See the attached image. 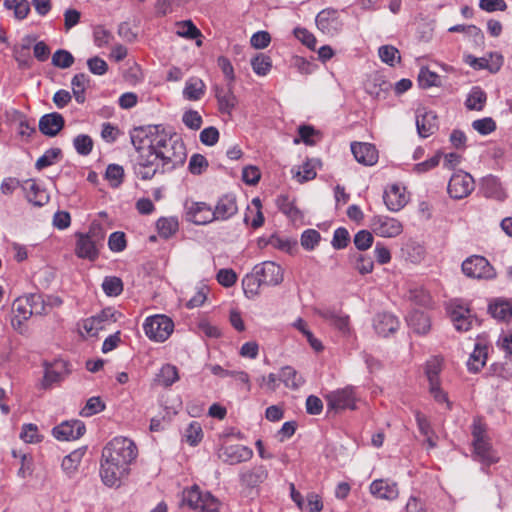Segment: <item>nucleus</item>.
I'll list each match as a JSON object with an SVG mask.
<instances>
[{
  "mask_svg": "<svg viewBox=\"0 0 512 512\" xmlns=\"http://www.w3.org/2000/svg\"><path fill=\"white\" fill-rule=\"evenodd\" d=\"M351 151L357 162L372 166L378 161V152L372 144L354 142L351 144Z\"/></svg>",
  "mask_w": 512,
  "mask_h": 512,
  "instance_id": "22",
  "label": "nucleus"
},
{
  "mask_svg": "<svg viewBox=\"0 0 512 512\" xmlns=\"http://www.w3.org/2000/svg\"><path fill=\"white\" fill-rule=\"evenodd\" d=\"M237 204L235 198L231 196H224L219 199L213 214H215V220H226L236 214Z\"/></svg>",
  "mask_w": 512,
  "mask_h": 512,
  "instance_id": "27",
  "label": "nucleus"
},
{
  "mask_svg": "<svg viewBox=\"0 0 512 512\" xmlns=\"http://www.w3.org/2000/svg\"><path fill=\"white\" fill-rule=\"evenodd\" d=\"M81 457L82 453L80 451H74L64 457L61 464L63 470L69 474L73 473L76 470Z\"/></svg>",
  "mask_w": 512,
  "mask_h": 512,
  "instance_id": "58",
  "label": "nucleus"
},
{
  "mask_svg": "<svg viewBox=\"0 0 512 512\" xmlns=\"http://www.w3.org/2000/svg\"><path fill=\"white\" fill-rule=\"evenodd\" d=\"M208 293L209 288L206 285H201L198 287L195 295L187 302V307L192 309L202 306L207 299Z\"/></svg>",
  "mask_w": 512,
  "mask_h": 512,
  "instance_id": "60",
  "label": "nucleus"
},
{
  "mask_svg": "<svg viewBox=\"0 0 512 512\" xmlns=\"http://www.w3.org/2000/svg\"><path fill=\"white\" fill-rule=\"evenodd\" d=\"M205 90V84L200 79H190L186 82L183 90V95L186 99L191 101L199 100Z\"/></svg>",
  "mask_w": 512,
  "mask_h": 512,
  "instance_id": "36",
  "label": "nucleus"
},
{
  "mask_svg": "<svg viewBox=\"0 0 512 512\" xmlns=\"http://www.w3.org/2000/svg\"><path fill=\"white\" fill-rule=\"evenodd\" d=\"M84 432L85 425L79 420L64 421L52 430L53 436L59 441L76 440Z\"/></svg>",
  "mask_w": 512,
  "mask_h": 512,
  "instance_id": "15",
  "label": "nucleus"
},
{
  "mask_svg": "<svg viewBox=\"0 0 512 512\" xmlns=\"http://www.w3.org/2000/svg\"><path fill=\"white\" fill-rule=\"evenodd\" d=\"M473 457L484 466H491L500 461L488 435V427L481 418H475L471 429Z\"/></svg>",
  "mask_w": 512,
  "mask_h": 512,
  "instance_id": "2",
  "label": "nucleus"
},
{
  "mask_svg": "<svg viewBox=\"0 0 512 512\" xmlns=\"http://www.w3.org/2000/svg\"><path fill=\"white\" fill-rule=\"evenodd\" d=\"M208 167L206 158L201 154H194L189 161V171L194 175H199Z\"/></svg>",
  "mask_w": 512,
  "mask_h": 512,
  "instance_id": "56",
  "label": "nucleus"
},
{
  "mask_svg": "<svg viewBox=\"0 0 512 512\" xmlns=\"http://www.w3.org/2000/svg\"><path fill=\"white\" fill-rule=\"evenodd\" d=\"M143 329L150 340L164 342L173 333L174 323L168 316L157 314L146 318Z\"/></svg>",
  "mask_w": 512,
  "mask_h": 512,
  "instance_id": "4",
  "label": "nucleus"
},
{
  "mask_svg": "<svg viewBox=\"0 0 512 512\" xmlns=\"http://www.w3.org/2000/svg\"><path fill=\"white\" fill-rule=\"evenodd\" d=\"M34 472V461L30 454L20 455V467L17 471L18 478L24 480L32 476Z\"/></svg>",
  "mask_w": 512,
  "mask_h": 512,
  "instance_id": "52",
  "label": "nucleus"
},
{
  "mask_svg": "<svg viewBox=\"0 0 512 512\" xmlns=\"http://www.w3.org/2000/svg\"><path fill=\"white\" fill-rule=\"evenodd\" d=\"M463 273L471 278L492 279L496 273L490 263L482 256H471L462 263Z\"/></svg>",
  "mask_w": 512,
  "mask_h": 512,
  "instance_id": "9",
  "label": "nucleus"
},
{
  "mask_svg": "<svg viewBox=\"0 0 512 512\" xmlns=\"http://www.w3.org/2000/svg\"><path fill=\"white\" fill-rule=\"evenodd\" d=\"M20 438L25 443H38L42 440L41 435L38 432V427L34 424H25L22 427V431L20 433Z\"/></svg>",
  "mask_w": 512,
  "mask_h": 512,
  "instance_id": "55",
  "label": "nucleus"
},
{
  "mask_svg": "<svg viewBox=\"0 0 512 512\" xmlns=\"http://www.w3.org/2000/svg\"><path fill=\"white\" fill-rule=\"evenodd\" d=\"M268 476L266 468L262 465L255 466L249 470L243 471L240 474L241 482L250 487H254L262 483Z\"/></svg>",
  "mask_w": 512,
  "mask_h": 512,
  "instance_id": "30",
  "label": "nucleus"
},
{
  "mask_svg": "<svg viewBox=\"0 0 512 512\" xmlns=\"http://www.w3.org/2000/svg\"><path fill=\"white\" fill-rule=\"evenodd\" d=\"M179 373L176 366L171 364L164 365L157 374V382L165 387L171 386L178 381Z\"/></svg>",
  "mask_w": 512,
  "mask_h": 512,
  "instance_id": "38",
  "label": "nucleus"
},
{
  "mask_svg": "<svg viewBox=\"0 0 512 512\" xmlns=\"http://www.w3.org/2000/svg\"><path fill=\"white\" fill-rule=\"evenodd\" d=\"M22 188L25 192L26 199L36 206H43L49 200L46 191L40 189L34 180H26Z\"/></svg>",
  "mask_w": 512,
  "mask_h": 512,
  "instance_id": "25",
  "label": "nucleus"
},
{
  "mask_svg": "<svg viewBox=\"0 0 512 512\" xmlns=\"http://www.w3.org/2000/svg\"><path fill=\"white\" fill-rule=\"evenodd\" d=\"M4 7L12 10L18 20L26 18L30 12V4L27 0H4Z\"/></svg>",
  "mask_w": 512,
  "mask_h": 512,
  "instance_id": "40",
  "label": "nucleus"
},
{
  "mask_svg": "<svg viewBox=\"0 0 512 512\" xmlns=\"http://www.w3.org/2000/svg\"><path fill=\"white\" fill-rule=\"evenodd\" d=\"M279 379L287 388L293 390L298 389L304 383L303 377L291 366H285L281 369Z\"/></svg>",
  "mask_w": 512,
  "mask_h": 512,
  "instance_id": "32",
  "label": "nucleus"
},
{
  "mask_svg": "<svg viewBox=\"0 0 512 512\" xmlns=\"http://www.w3.org/2000/svg\"><path fill=\"white\" fill-rule=\"evenodd\" d=\"M442 369V359L434 357L426 364L425 373L428 378L429 384L439 381V374Z\"/></svg>",
  "mask_w": 512,
  "mask_h": 512,
  "instance_id": "51",
  "label": "nucleus"
},
{
  "mask_svg": "<svg viewBox=\"0 0 512 512\" xmlns=\"http://www.w3.org/2000/svg\"><path fill=\"white\" fill-rule=\"evenodd\" d=\"M378 54L380 59L390 65L394 66L396 63L400 62V54L397 48L392 45H383L379 48Z\"/></svg>",
  "mask_w": 512,
  "mask_h": 512,
  "instance_id": "47",
  "label": "nucleus"
},
{
  "mask_svg": "<svg viewBox=\"0 0 512 512\" xmlns=\"http://www.w3.org/2000/svg\"><path fill=\"white\" fill-rule=\"evenodd\" d=\"M317 313L320 317L338 329L341 333L349 334V316L338 314L333 310H318Z\"/></svg>",
  "mask_w": 512,
  "mask_h": 512,
  "instance_id": "26",
  "label": "nucleus"
},
{
  "mask_svg": "<svg viewBox=\"0 0 512 512\" xmlns=\"http://www.w3.org/2000/svg\"><path fill=\"white\" fill-rule=\"evenodd\" d=\"M409 323L418 334H426L431 328L430 318L423 312H414L409 318Z\"/></svg>",
  "mask_w": 512,
  "mask_h": 512,
  "instance_id": "37",
  "label": "nucleus"
},
{
  "mask_svg": "<svg viewBox=\"0 0 512 512\" xmlns=\"http://www.w3.org/2000/svg\"><path fill=\"white\" fill-rule=\"evenodd\" d=\"M253 271L263 285H279L284 278L283 269L272 261H265L256 265Z\"/></svg>",
  "mask_w": 512,
  "mask_h": 512,
  "instance_id": "11",
  "label": "nucleus"
},
{
  "mask_svg": "<svg viewBox=\"0 0 512 512\" xmlns=\"http://www.w3.org/2000/svg\"><path fill=\"white\" fill-rule=\"evenodd\" d=\"M492 64L489 63L488 59L482 58H474L472 56H468L467 62L475 69H489L491 72H497L503 63V58L501 55H491Z\"/></svg>",
  "mask_w": 512,
  "mask_h": 512,
  "instance_id": "31",
  "label": "nucleus"
},
{
  "mask_svg": "<svg viewBox=\"0 0 512 512\" xmlns=\"http://www.w3.org/2000/svg\"><path fill=\"white\" fill-rule=\"evenodd\" d=\"M373 326L379 336L388 337L398 330L400 323L397 317L390 313L384 312L375 316Z\"/></svg>",
  "mask_w": 512,
  "mask_h": 512,
  "instance_id": "21",
  "label": "nucleus"
},
{
  "mask_svg": "<svg viewBox=\"0 0 512 512\" xmlns=\"http://www.w3.org/2000/svg\"><path fill=\"white\" fill-rule=\"evenodd\" d=\"M417 130L421 137H428L437 129V117L433 112H425L417 116Z\"/></svg>",
  "mask_w": 512,
  "mask_h": 512,
  "instance_id": "28",
  "label": "nucleus"
},
{
  "mask_svg": "<svg viewBox=\"0 0 512 512\" xmlns=\"http://www.w3.org/2000/svg\"><path fill=\"white\" fill-rule=\"evenodd\" d=\"M474 190V179L466 172L458 171L452 175L448 184V193L454 199H463Z\"/></svg>",
  "mask_w": 512,
  "mask_h": 512,
  "instance_id": "10",
  "label": "nucleus"
},
{
  "mask_svg": "<svg viewBox=\"0 0 512 512\" xmlns=\"http://www.w3.org/2000/svg\"><path fill=\"white\" fill-rule=\"evenodd\" d=\"M370 492L379 499L390 501L399 495L397 484L384 479L374 480L370 485Z\"/></svg>",
  "mask_w": 512,
  "mask_h": 512,
  "instance_id": "23",
  "label": "nucleus"
},
{
  "mask_svg": "<svg viewBox=\"0 0 512 512\" xmlns=\"http://www.w3.org/2000/svg\"><path fill=\"white\" fill-rule=\"evenodd\" d=\"M74 63L73 55L67 50H57L52 56V64L58 68L66 69Z\"/></svg>",
  "mask_w": 512,
  "mask_h": 512,
  "instance_id": "53",
  "label": "nucleus"
},
{
  "mask_svg": "<svg viewBox=\"0 0 512 512\" xmlns=\"http://www.w3.org/2000/svg\"><path fill=\"white\" fill-rule=\"evenodd\" d=\"M320 238L318 231L314 229L306 230L301 236V245L307 250H312L319 243Z\"/></svg>",
  "mask_w": 512,
  "mask_h": 512,
  "instance_id": "57",
  "label": "nucleus"
},
{
  "mask_svg": "<svg viewBox=\"0 0 512 512\" xmlns=\"http://www.w3.org/2000/svg\"><path fill=\"white\" fill-rule=\"evenodd\" d=\"M409 299L417 305L429 306L432 302L430 294L422 287L409 290Z\"/></svg>",
  "mask_w": 512,
  "mask_h": 512,
  "instance_id": "54",
  "label": "nucleus"
},
{
  "mask_svg": "<svg viewBox=\"0 0 512 512\" xmlns=\"http://www.w3.org/2000/svg\"><path fill=\"white\" fill-rule=\"evenodd\" d=\"M486 102V94L480 88L475 87L469 93L465 105L469 110L481 111Z\"/></svg>",
  "mask_w": 512,
  "mask_h": 512,
  "instance_id": "41",
  "label": "nucleus"
},
{
  "mask_svg": "<svg viewBox=\"0 0 512 512\" xmlns=\"http://www.w3.org/2000/svg\"><path fill=\"white\" fill-rule=\"evenodd\" d=\"M176 28V34L179 37L190 40L202 37L201 31L194 25L191 20L177 22Z\"/></svg>",
  "mask_w": 512,
  "mask_h": 512,
  "instance_id": "39",
  "label": "nucleus"
},
{
  "mask_svg": "<svg viewBox=\"0 0 512 512\" xmlns=\"http://www.w3.org/2000/svg\"><path fill=\"white\" fill-rule=\"evenodd\" d=\"M316 25L323 34L333 36L341 30L342 21L336 10L325 9L318 13Z\"/></svg>",
  "mask_w": 512,
  "mask_h": 512,
  "instance_id": "14",
  "label": "nucleus"
},
{
  "mask_svg": "<svg viewBox=\"0 0 512 512\" xmlns=\"http://www.w3.org/2000/svg\"><path fill=\"white\" fill-rule=\"evenodd\" d=\"M102 457L129 466L137 457V447L126 437H115L103 448Z\"/></svg>",
  "mask_w": 512,
  "mask_h": 512,
  "instance_id": "3",
  "label": "nucleus"
},
{
  "mask_svg": "<svg viewBox=\"0 0 512 512\" xmlns=\"http://www.w3.org/2000/svg\"><path fill=\"white\" fill-rule=\"evenodd\" d=\"M160 236L169 238L178 230V221L174 217H163L157 221Z\"/></svg>",
  "mask_w": 512,
  "mask_h": 512,
  "instance_id": "45",
  "label": "nucleus"
},
{
  "mask_svg": "<svg viewBox=\"0 0 512 512\" xmlns=\"http://www.w3.org/2000/svg\"><path fill=\"white\" fill-rule=\"evenodd\" d=\"M184 437L190 445H197L203 437V430L200 423L197 421L191 422L185 430Z\"/></svg>",
  "mask_w": 512,
  "mask_h": 512,
  "instance_id": "50",
  "label": "nucleus"
},
{
  "mask_svg": "<svg viewBox=\"0 0 512 512\" xmlns=\"http://www.w3.org/2000/svg\"><path fill=\"white\" fill-rule=\"evenodd\" d=\"M73 145L78 154L86 156L92 152L94 141L90 136L80 134L74 138Z\"/></svg>",
  "mask_w": 512,
  "mask_h": 512,
  "instance_id": "48",
  "label": "nucleus"
},
{
  "mask_svg": "<svg viewBox=\"0 0 512 512\" xmlns=\"http://www.w3.org/2000/svg\"><path fill=\"white\" fill-rule=\"evenodd\" d=\"M252 456V449L240 444L223 446L218 453V457L230 465L248 461Z\"/></svg>",
  "mask_w": 512,
  "mask_h": 512,
  "instance_id": "12",
  "label": "nucleus"
},
{
  "mask_svg": "<svg viewBox=\"0 0 512 512\" xmlns=\"http://www.w3.org/2000/svg\"><path fill=\"white\" fill-rule=\"evenodd\" d=\"M129 471V466L102 457L100 476L103 484L107 487L119 488Z\"/></svg>",
  "mask_w": 512,
  "mask_h": 512,
  "instance_id": "7",
  "label": "nucleus"
},
{
  "mask_svg": "<svg viewBox=\"0 0 512 512\" xmlns=\"http://www.w3.org/2000/svg\"><path fill=\"white\" fill-rule=\"evenodd\" d=\"M487 352L486 347L477 344L473 353L470 355L467 362V367L471 372H478L486 363Z\"/></svg>",
  "mask_w": 512,
  "mask_h": 512,
  "instance_id": "33",
  "label": "nucleus"
},
{
  "mask_svg": "<svg viewBox=\"0 0 512 512\" xmlns=\"http://www.w3.org/2000/svg\"><path fill=\"white\" fill-rule=\"evenodd\" d=\"M215 96L219 111L222 114L231 115L238 104V99L233 92V85L228 83L226 87L215 86Z\"/></svg>",
  "mask_w": 512,
  "mask_h": 512,
  "instance_id": "18",
  "label": "nucleus"
},
{
  "mask_svg": "<svg viewBox=\"0 0 512 512\" xmlns=\"http://www.w3.org/2000/svg\"><path fill=\"white\" fill-rule=\"evenodd\" d=\"M383 199L385 205L391 211L401 210L408 202L405 188L398 184L389 186L384 192Z\"/></svg>",
  "mask_w": 512,
  "mask_h": 512,
  "instance_id": "19",
  "label": "nucleus"
},
{
  "mask_svg": "<svg viewBox=\"0 0 512 512\" xmlns=\"http://www.w3.org/2000/svg\"><path fill=\"white\" fill-rule=\"evenodd\" d=\"M101 286L104 293L109 297H116L123 291V282L116 276L105 277Z\"/></svg>",
  "mask_w": 512,
  "mask_h": 512,
  "instance_id": "43",
  "label": "nucleus"
},
{
  "mask_svg": "<svg viewBox=\"0 0 512 512\" xmlns=\"http://www.w3.org/2000/svg\"><path fill=\"white\" fill-rule=\"evenodd\" d=\"M219 284L224 287H231L236 283L237 275L232 269H221L216 275Z\"/></svg>",
  "mask_w": 512,
  "mask_h": 512,
  "instance_id": "62",
  "label": "nucleus"
},
{
  "mask_svg": "<svg viewBox=\"0 0 512 512\" xmlns=\"http://www.w3.org/2000/svg\"><path fill=\"white\" fill-rule=\"evenodd\" d=\"M373 243V236L367 230L359 231L354 237V244L359 250H367Z\"/></svg>",
  "mask_w": 512,
  "mask_h": 512,
  "instance_id": "61",
  "label": "nucleus"
},
{
  "mask_svg": "<svg viewBox=\"0 0 512 512\" xmlns=\"http://www.w3.org/2000/svg\"><path fill=\"white\" fill-rule=\"evenodd\" d=\"M183 123L192 130L200 129L202 125V117L195 110H188L183 114Z\"/></svg>",
  "mask_w": 512,
  "mask_h": 512,
  "instance_id": "59",
  "label": "nucleus"
},
{
  "mask_svg": "<svg viewBox=\"0 0 512 512\" xmlns=\"http://www.w3.org/2000/svg\"><path fill=\"white\" fill-rule=\"evenodd\" d=\"M72 91L73 95L78 103H83L85 101V91L86 88L90 84V80L87 75L84 73L76 74L72 81Z\"/></svg>",
  "mask_w": 512,
  "mask_h": 512,
  "instance_id": "34",
  "label": "nucleus"
},
{
  "mask_svg": "<svg viewBox=\"0 0 512 512\" xmlns=\"http://www.w3.org/2000/svg\"><path fill=\"white\" fill-rule=\"evenodd\" d=\"M60 154L59 149H50L46 151L37 161L36 168L41 170L52 165Z\"/></svg>",
  "mask_w": 512,
  "mask_h": 512,
  "instance_id": "63",
  "label": "nucleus"
},
{
  "mask_svg": "<svg viewBox=\"0 0 512 512\" xmlns=\"http://www.w3.org/2000/svg\"><path fill=\"white\" fill-rule=\"evenodd\" d=\"M104 178L111 187H118L124 178V169L118 164H110L105 172Z\"/></svg>",
  "mask_w": 512,
  "mask_h": 512,
  "instance_id": "46",
  "label": "nucleus"
},
{
  "mask_svg": "<svg viewBox=\"0 0 512 512\" xmlns=\"http://www.w3.org/2000/svg\"><path fill=\"white\" fill-rule=\"evenodd\" d=\"M68 373V364L64 360H56L51 364H46L42 387L45 389L50 387L52 384L61 381Z\"/></svg>",
  "mask_w": 512,
  "mask_h": 512,
  "instance_id": "20",
  "label": "nucleus"
},
{
  "mask_svg": "<svg viewBox=\"0 0 512 512\" xmlns=\"http://www.w3.org/2000/svg\"><path fill=\"white\" fill-rule=\"evenodd\" d=\"M253 71L259 76H265L272 67L271 58L263 53H259L251 60Z\"/></svg>",
  "mask_w": 512,
  "mask_h": 512,
  "instance_id": "44",
  "label": "nucleus"
},
{
  "mask_svg": "<svg viewBox=\"0 0 512 512\" xmlns=\"http://www.w3.org/2000/svg\"><path fill=\"white\" fill-rule=\"evenodd\" d=\"M186 210L188 219L197 225H205L215 221L213 209L205 202H187Z\"/></svg>",
  "mask_w": 512,
  "mask_h": 512,
  "instance_id": "13",
  "label": "nucleus"
},
{
  "mask_svg": "<svg viewBox=\"0 0 512 512\" xmlns=\"http://www.w3.org/2000/svg\"><path fill=\"white\" fill-rule=\"evenodd\" d=\"M372 228L381 237H396L403 230L401 222L386 216L375 217L372 221Z\"/></svg>",
  "mask_w": 512,
  "mask_h": 512,
  "instance_id": "17",
  "label": "nucleus"
},
{
  "mask_svg": "<svg viewBox=\"0 0 512 512\" xmlns=\"http://www.w3.org/2000/svg\"><path fill=\"white\" fill-rule=\"evenodd\" d=\"M63 126L64 118L56 112L42 116L39 121V130L47 136L57 135Z\"/></svg>",
  "mask_w": 512,
  "mask_h": 512,
  "instance_id": "24",
  "label": "nucleus"
},
{
  "mask_svg": "<svg viewBox=\"0 0 512 512\" xmlns=\"http://www.w3.org/2000/svg\"><path fill=\"white\" fill-rule=\"evenodd\" d=\"M96 234L90 230L88 233L76 234L75 254L82 259L93 261L96 256Z\"/></svg>",
  "mask_w": 512,
  "mask_h": 512,
  "instance_id": "16",
  "label": "nucleus"
},
{
  "mask_svg": "<svg viewBox=\"0 0 512 512\" xmlns=\"http://www.w3.org/2000/svg\"><path fill=\"white\" fill-rule=\"evenodd\" d=\"M328 411L340 412L345 409L354 410L356 408V396L354 388L347 386L330 392L325 396Z\"/></svg>",
  "mask_w": 512,
  "mask_h": 512,
  "instance_id": "8",
  "label": "nucleus"
},
{
  "mask_svg": "<svg viewBox=\"0 0 512 512\" xmlns=\"http://www.w3.org/2000/svg\"><path fill=\"white\" fill-rule=\"evenodd\" d=\"M489 311L495 319L506 321L512 316V305L507 300L499 299L490 304Z\"/></svg>",
  "mask_w": 512,
  "mask_h": 512,
  "instance_id": "35",
  "label": "nucleus"
},
{
  "mask_svg": "<svg viewBox=\"0 0 512 512\" xmlns=\"http://www.w3.org/2000/svg\"><path fill=\"white\" fill-rule=\"evenodd\" d=\"M183 501L192 509L200 512H218L220 502L209 492H202L194 485L183 492Z\"/></svg>",
  "mask_w": 512,
  "mask_h": 512,
  "instance_id": "5",
  "label": "nucleus"
},
{
  "mask_svg": "<svg viewBox=\"0 0 512 512\" xmlns=\"http://www.w3.org/2000/svg\"><path fill=\"white\" fill-rule=\"evenodd\" d=\"M277 206L292 220L295 221L300 218V211L294 206V203L287 196H279L277 199Z\"/></svg>",
  "mask_w": 512,
  "mask_h": 512,
  "instance_id": "49",
  "label": "nucleus"
},
{
  "mask_svg": "<svg viewBox=\"0 0 512 512\" xmlns=\"http://www.w3.org/2000/svg\"><path fill=\"white\" fill-rule=\"evenodd\" d=\"M482 189L486 197L502 201L506 198V192L499 180L494 176L485 177L482 181Z\"/></svg>",
  "mask_w": 512,
  "mask_h": 512,
  "instance_id": "29",
  "label": "nucleus"
},
{
  "mask_svg": "<svg viewBox=\"0 0 512 512\" xmlns=\"http://www.w3.org/2000/svg\"><path fill=\"white\" fill-rule=\"evenodd\" d=\"M418 84L423 89L434 86L438 87L440 86V76L437 73L430 71L428 68L422 67L418 74Z\"/></svg>",
  "mask_w": 512,
  "mask_h": 512,
  "instance_id": "42",
  "label": "nucleus"
},
{
  "mask_svg": "<svg viewBox=\"0 0 512 512\" xmlns=\"http://www.w3.org/2000/svg\"><path fill=\"white\" fill-rule=\"evenodd\" d=\"M137 151L133 170L142 180H151L157 173L182 167L187 153L182 140L170 136L158 127L137 129L131 136Z\"/></svg>",
  "mask_w": 512,
  "mask_h": 512,
  "instance_id": "1",
  "label": "nucleus"
},
{
  "mask_svg": "<svg viewBox=\"0 0 512 512\" xmlns=\"http://www.w3.org/2000/svg\"><path fill=\"white\" fill-rule=\"evenodd\" d=\"M109 248L114 252H120L126 247L125 234L123 232H114L108 240Z\"/></svg>",
  "mask_w": 512,
  "mask_h": 512,
  "instance_id": "64",
  "label": "nucleus"
},
{
  "mask_svg": "<svg viewBox=\"0 0 512 512\" xmlns=\"http://www.w3.org/2000/svg\"><path fill=\"white\" fill-rule=\"evenodd\" d=\"M14 316L21 319H29L32 315H43L45 311V299L39 294H28L16 298L12 304Z\"/></svg>",
  "mask_w": 512,
  "mask_h": 512,
  "instance_id": "6",
  "label": "nucleus"
}]
</instances>
